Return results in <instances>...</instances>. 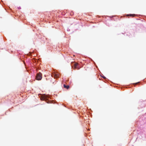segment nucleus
I'll return each mask as SVG.
<instances>
[{
	"mask_svg": "<svg viewBox=\"0 0 146 146\" xmlns=\"http://www.w3.org/2000/svg\"><path fill=\"white\" fill-rule=\"evenodd\" d=\"M80 68V67L78 66V63L75 62L74 64V69H77L78 70H79Z\"/></svg>",
	"mask_w": 146,
	"mask_h": 146,
	"instance_id": "obj_2",
	"label": "nucleus"
},
{
	"mask_svg": "<svg viewBox=\"0 0 146 146\" xmlns=\"http://www.w3.org/2000/svg\"><path fill=\"white\" fill-rule=\"evenodd\" d=\"M134 15H133V14H129V15H127V16H133Z\"/></svg>",
	"mask_w": 146,
	"mask_h": 146,
	"instance_id": "obj_5",
	"label": "nucleus"
},
{
	"mask_svg": "<svg viewBox=\"0 0 146 146\" xmlns=\"http://www.w3.org/2000/svg\"><path fill=\"white\" fill-rule=\"evenodd\" d=\"M51 76L55 78H57L59 77V75L57 73L54 72L52 74Z\"/></svg>",
	"mask_w": 146,
	"mask_h": 146,
	"instance_id": "obj_3",
	"label": "nucleus"
},
{
	"mask_svg": "<svg viewBox=\"0 0 146 146\" xmlns=\"http://www.w3.org/2000/svg\"><path fill=\"white\" fill-rule=\"evenodd\" d=\"M64 87L65 88L68 89L69 88V85H66L65 84L64 85Z\"/></svg>",
	"mask_w": 146,
	"mask_h": 146,
	"instance_id": "obj_4",
	"label": "nucleus"
},
{
	"mask_svg": "<svg viewBox=\"0 0 146 146\" xmlns=\"http://www.w3.org/2000/svg\"><path fill=\"white\" fill-rule=\"evenodd\" d=\"M36 78L37 80H41L42 78V74L40 72L38 73L36 76Z\"/></svg>",
	"mask_w": 146,
	"mask_h": 146,
	"instance_id": "obj_1",
	"label": "nucleus"
}]
</instances>
